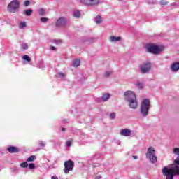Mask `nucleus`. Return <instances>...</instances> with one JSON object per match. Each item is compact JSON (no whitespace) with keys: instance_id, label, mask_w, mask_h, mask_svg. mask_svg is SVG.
<instances>
[{"instance_id":"14","label":"nucleus","mask_w":179,"mask_h":179,"mask_svg":"<svg viewBox=\"0 0 179 179\" xmlns=\"http://www.w3.org/2000/svg\"><path fill=\"white\" fill-rule=\"evenodd\" d=\"M99 157H100V155L96 154L92 159V162H93V166L92 167L94 169H96V167H100V164L99 163H94V160H97V159H99Z\"/></svg>"},{"instance_id":"3","label":"nucleus","mask_w":179,"mask_h":179,"mask_svg":"<svg viewBox=\"0 0 179 179\" xmlns=\"http://www.w3.org/2000/svg\"><path fill=\"white\" fill-rule=\"evenodd\" d=\"M149 110H150V100L149 99H143L140 106V114L142 117H146L147 115H149Z\"/></svg>"},{"instance_id":"39","label":"nucleus","mask_w":179,"mask_h":179,"mask_svg":"<svg viewBox=\"0 0 179 179\" xmlns=\"http://www.w3.org/2000/svg\"><path fill=\"white\" fill-rule=\"evenodd\" d=\"M50 50H52V51H56L57 50V48H55V46H51L50 47Z\"/></svg>"},{"instance_id":"11","label":"nucleus","mask_w":179,"mask_h":179,"mask_svg":"<svg viewBox=\"0 0 179 179\" xmlns=\"http://www.w3.org/2000/svg\"><path fill=\"white\" fill-rule=\"evenodd\" d=\"M7 151L8 152V153H18V152H20V149L17 147L9 145L7 148Z\"/></svg>"},{"instance_id":"48","label":"nucleus","mask_w":179,"mask_h":179,"mask_svg":"<svg viewBox=\"0 0 179 179\" xmlns=\"http://www.w3.org/2000/svg\"><path fill=\"white\" fill-rule=\"evenodd\" d=\"M37 150H40V148H38Z\"/></svg>"},{"instance_id":"7","label":"nucleus","mask_w":179,"mask_h":179,"mask_svg":"<svg viewBox=\"0 0 179 179\" xmlns=\"http://www.w3.org/2000/svg\"><path fill=\"white\" fill-rule=\"evenodd\" d=\"M74 167H75V162H73L72 159H69L68 161H66L64 162V174H69V172L72 171Z\"/></svg>"},{"instance_id":"47","label":"nucleus","mask_w":179,"mask_h":179,"mask_svg":"<svg viewBox=\"0 0 179 179\" xmlns=\"http://www.w3.org/2000/svg\"><path fill=\"white\" fill-rule=\"evenodd\" d=\"M71 131H73V128H71Z\"/></svg>"},{"instance_id":"23","label":"nucleus","mask_w":179,"mask_h":179,"mask_svg":"<svg viewBox=\"0 0 179 179\" xmlns=\"http://www.w3.org/2000/svg\"><path fill=\"white\" fill-rule=\"evenodd\" d=\"M22 59H24V61H27V62H30V61H31V59L27 55H24V56H22Z\"/></svg>"},{"instance_id":"2","label":"nucleus","mask_w":179,"mask_h":179,"mask_svg":"<svg viewBox=\"0 0 179 179\" xmlns=\"http://www.w3.org/2000/svg\"><path fill=\"white\" fill-rule=\"evenodd\" d=\"M124 100L129 103V107L135 110L138 108V99H136V94L132 91H126L124 93Z\"/></svg>"},{"instance_id":"22","label":"nucleus","mask_w":179,"mask_h":179,"mask_svg":"<svg viewBox=\"0 0 179 179\" xmlns=\"http://www.w3.org/2000/svg\"><path fill=\"white\" fill-rule=\"evenodd\" d=\"M72 142H73V139L70 138L69 141L66 142V148H71L72 145Z\"/></svg>"},{"instance_id":"13","label":"nucleus","mask_w":179,"mask_h":179,"mask_svg":"<svg viewBox=\"0 0 179 179\" xmlns=\"http://www.w3.org/2000/svg\"><path fill=\"white\" fill-rule=\"evenodd\" d=\"M171 69L173 72L179 71V62L173 63L171 66Z\"/></svg>"},{"instance_id":"9","label":"nucleus","mask_w":179,"mask_h":179,"mask_svg":"<svg viewBox=\"0 0 179 179\" xmlns=\"http://www.w3.org/2000/svg\"><path fill=\"white\" fill-rule=\"evenodd\" d=\"M68 23L66 18L65 17H60L57 20L55 26L56 27H65Z\"/></svg>"},{"instance_id":"43","label":"nucleus","mask_w":179,"mask_h":179,"mask_svg":"<svg viewBox=\"0 0 179 179\" xmlns=\"http://www.w3.org/2000/svg\"><path fill=\"white\" fill-rule=\"evenodd\" d=\"M61 130L62 132H65V131H66V129L64 127H62Z\"/></svg>"},{"instance_id":"46","label":"nucleus","mask_w":179,"mask_h":179,"mask_svg":"<svg viewBox=\"0 0 179 179\" xmlns=\"http://www.w3.org/2000/svg\"><path fill=\"white\" fill-rule=\"evenodd\" d=\"M137 86H141L140 83H137Z\"/></svg>"},{"instance_id":"20","label":"nucleus","mask_w":179,"mask_h":179,"mask_svg":"<svg viewBox=\"0 0 179 179\" xmlns=\"http://www.w3.org/2000/svg\"><path fill=\"white\" fill-rule=\"evenodd\" d=\"M24 15L26 16H31V13H33V10L31 9H27L24 11Z\"/></svg>"},{"instance_id":"34","label":"nucleus","mask_w":179,"mask_h":179,"mask_svg":"<svg viewBox=\"0 0 179 179\" xmlns=\"http://www.w3.org/2000/svg\"><path fill=\"white\" fill-rule=\"evenodd\" d=\"M41 22H42V23H45L46 22H48V18L47 17H41Z\"/></svg>"},{"instance_id":"29","label":"nucleus","mask_w":179,"mask_h":179,"mask_svg":"<svg viewBox=\"0 0 179 179\" xmlns=\"http://www.w3.org/2000/svg\"><path fill=\"white\" fill-rule=\"evenodd\" d=\"M21 48H22V50H27L29 48V45H27V43H22L21 44Z\"/></svg>"},{"instance_id":"31","label":"nucleus","mask_w":179,"mask_h":179,"mask_svg":"<svg viewBox=\"0 0 179 179\" xmlns=\"http://www.w3.org/2000/svg\"><path fill=\"white\" fill-rule=\"evenodd\" d=\"M160 5L162 6H165L167 5L169 3V1H166V0H161L159 1Z\"/></svg>"},{"instance_id":"24","label":"nucleus","mask_w":179,"mask_h":179,"mask_svg":"<svg viewBox=\"0 0 179 179\" xmlns=\"http://www.w3.org/2000/svg\"><path fill=\"white\" fill-rule=\"evenodd\" d=\"M34 160H36V155H31L27 158V162H34Z\"/></svg>"},{"instance_id":"41","label":"nucleus","mask_w":179,"mask_h":179,"mask_svg":"<svg viewBox=\"0 0 179 179\" xmlns=\"http://www.w3.org/2000/svg\"><path fill=\"white\" fill-rule=\"evenodd\" d=\"M13 171L14 173H15V171H17V168L15 167V168H13Z\"/></svg>"},{"instance_id":"30","label":"nucleus","mask_w":179,"mask_h":179,"mask_svg":"<svg viewBox=\"0 0 179 179\" xmlns=\"http://www.w3.org/2000/svg\"><path fill=\"white\" fill-rule=\"evenodd\" d=\"M38 145L41 146V148L43 149L45 147V143L43 141H39Z\"/></svg>"},{"instance_id":"27","label":"nucleus","mask_w":179,"mask_h":179,"mask_svg":"<svg viewBox=\"0 0 179 179\" xmlns=\"http://www.w3.org/2000/svg\"><path fill=\"white\" fill-rule=\"evenodd\" d=\"M38 12L41 16H44V15H45V10L43 8L39 9Z\"/></svg>"},{"instance_id":"44","label":"nucleus","mask_w":179,"mask_h":179,"mask_svg":"<svg viewBox=\"0 0 179 179\" xmlns=\"http://www.w3.org/2000/svg\"><path fill=\"white\" fill-rule=\"evenodd\" d=\"M95 179H101V176H98L95 178Z\"/></svg>"},{"instance_id":"26","label":"nucleus","mask_w":179,"mask_h":179,"mask_svg":"<svg viewBox=\"0 0 179 179\" xmlns=\"http://www.w3.org/2000/svg\"><path fill=\"white\" fill-rule=\"evenodd\" d=\"M28 167L29 170H34V169H36V164H34V163H30L28 164Z\"/></svg>"},{"instance_id":"12","label":"nucleus","mask_w":179,"mask_h":179,"mask_svg":"<svg viewBox=\"0 0 179 179\" xmlns=\"http://www.w3.org/2000/svg\"><path fill=\"white\" fill-rule=\"evenodd\" d=\"M132 131L129 129H123L120 131V135L122 136H130Z\"/></svg>"},{"instance_id":"15","label":"nucleus","mask_w":179,"mask_h":179,"mask_svg":"<svg viewBox=\"0 0 179 179\" xmlns=\"http://www.w3.org/2000/svg\"><path fill=\"white\" fill-rule=\"evenodd\" d=\"M83 41L87 44H92V43H94V41H96V39H94V38L86 37L83 39Z\"/></svg>"},{"instance_id":"5","label":"nucleus","mask_w":179,"mask_h":179,"mask_svg":"<svg viewBox=\"0 0 179 179\" xmlns=\"http://www.w3.org/2000/svg\"><path fill=\"white\" fill-rule=\"evenodd\" d=\"M146 159H149L150 162L155 164V163H157V157L156 156V151L153 147H150L147 150V152L145 154Z\"/></svg>"},{"instance_id":"4","label":"nucleus","mask_w":179,"mask_h":179,"mask_svg":"<svg viewBox=\"0 0 179 179\" xmlns=\"http://www.w3.org/2000/svg\"><path fill=\"white\" fill-rule=\"evenodd\" d=\"M147 52L157 55L163 51V47L159 46L155 43H148L145 45Z\"/></svg>"},{"instance_id":"32","label":"nucleus","mask_w":179,"mask_h":179,"mask_svg":"<svg viewBox=\"0 0 179 179\" xmlns=\"http://www.w3.org/2000/svg\"><path fill=\"white\" fill-rule=\"evenodd\" d=\"M110 120H115V117H116V114H115V113H111L110 114Z\"/></svg>"},{"instance_id":"37","label":"nucleus","mask_w":179,"mask_h":179,"mask_svg":"<svg viewBox=\"0 0 179 179\" xmlns=\"http://www.w3.org/2000/svg\"><path fill=\"white\" fill-rule=\"evenodd\" d=\"M24 6H29V5H30V1L27 0L24 2Z\"/></svg>"},{"instance_id":"36","label":"nucleus","mask_w":179,"mask_h":179,"mask_svg":"<svg viewBox=\"0 0 179 179\" xmlns=\"http://www.w3.org/2000/svg\"><path fill=\"white\" fill-rule=\"evenodd\" d=\"M110 75H111V72H110V71H106V72H105L104 77H105V78H108V76H110Z\"/></svg>"},{"instance_id":"16","label":"nucleus","mask_w":179,"mask_h":179,"mask_svg":"<svg viewBox=\"0 0 179 179\" xmlns=\"http://www.w3.org/2000/svg\"><path fill=\"white\" fill-rule=\"evenodd\" d=\"M110 93L103 94L101 98H99V100H103V101H107L110 99Z\"/></svg>"},{"instance_id":"38","label":"nucleus","mask_w":179,"mask_h":179,"mask_svg":"<svg viewBox=\"0 0 179 179\" xmlns=\"http://www.w3.org/2000/svg\"><path fill=\"white\" fill-rule=\"evenodd\" d=\"M62 124H66V123L69 122V120H68L66 119H64V120H62Z\"/></svg>"},{"instance_id":"19","label":"nucleus","mask_w":179,"mask_h":179,"mask_svg":"<svg viewBox=\"0 0 179 179\" xmlns=\"http://www.w3.org/2000/svg\"><path fill=\"white\" fill-rule=\"evenodd\" d=\"M73 65L75 68H78V66H79V65H80V60H79L78 59L73 60Z\"/></svg>"},{"instance_id":"33","label":"nucleus","mask_w":179,"mask_h":179,"mask_svg":"<svg viewBox=\"0 0 179 179\" xmlns=\"http://www.w3.org/2000/svg\"><path fill=\"white\" fill-rule=\"evenodd\" d=\"M56 76L57 78H64L65 74L64 73H58Z\"/></svg>"},{"instance_id":"42","label":"nucleus","mask_w":179,"mask_h":179,"mask_svg":"<svg viewBox=\"0 0 179 179\" xmlns=\"http://www.w3.org/2000/svg\"><path fill=\"white\" fill-rule=\"evenodd\" d=\"M51 179H58V177H57V176H53L51 177Z\"/></svg>"},{"instance_id":"21","label":"nucleus","mask_w":179,"mask_h":179,"mask_svg":"<svg viewBox=\"0 0 179 179\" xmlns=\"http://www.w3.org/2000/svg\"><path fill=\"white\" fill-rule=\"evenodd\" d=\"M73 16H74V17H77V18L80 17V12L78 10H74V12L73 13Z\"/></svg>"},{"instance_id":"28","label":"nucleus","mask_w":179,"mask_h":179,"mask_svg":"<svg viewBox=\"0 0 179 179\" xmlns=\"http://www.w3.org/2000/svg\"><path fill=\"white\" fill-rule=\"evenodd\" d=\"M27 24H26V22H21L20 23L19 27L20 29H24V27H26Z\"/></svg>"},{"instance_id":"18","label":"nucleus","mask_w":179,"mask_h":179,"mask_svg":"<svg viewBox=\"0 0 179 179\" xmlns=\"http://www.w3.org/2000/svg\"><path fill=\"white\" fill-rule=\"evenodd\" d=\"M110 41H112V43H114L115 41H121V37L113 36H110Z\"/></svg>"},{"instance_id":"49","label":"nucleus","mask_w":179,"mask_h":179,"mask_svg":"<svg viewBox=\"0 0 179 179\" xmlns=\"http://www.w3.org/2000/svg\"><path fill=\"white\" fill-rule=\"evenodd\" d=\"M119 1H122V0H119Z\"/></svg>"},{"instance_id":"10","label":"nucleus","mask_w":179,"mask_h":179,"mask_svg":"<svg viewBox=\"0 0 179 179\" xmlns=\"http://www.w3.org/2000/svg\"><path fill=\"white\" fill-rule=\"evenodd\" d=\"M83 5H88V6H93L99 3V0H80Z\"/></svg>"},{"instance_id":"8","label":"nucleus","mask_w":179,"mask_h":179,"mask_svg":"<svg viewBox=\"0 0 179 179\" xmlns=\"http://www.w3.org/2000/svg\"><path fill=\"white\" fill-rule=\"evenodd\" d=\"M152 69V63L150 62H145L140 66V72L143 74L149 73Z\"/></svg>"},{"instance_id":"17","label":"nucleus","mask_w":179,"mask_h":179,"mask_svg":"<svg viewBox=\"0 0 179 179\" xmlns=\"http://www.w3.org/2000/svg\"><path fill=\"white\" fill-rule=\"evenodd\" d=\"M94 22L96 24H100L103 22V18H101V16L97 15L94 19Z\"/></svg>"},{"instance_id":"35","label":"nucleus","mask_w":179,"mask_h":179,"mask_svg":"<svg viewBox=\"0 0 179 179\" xmlns=\"http://www.w3.org/2000/svg\"><path fill=\"white\" fill-rule=\"evenodd\" d=\"M86 136H86V134H85V133H82L81 136H80L81 141H85V138H86Z\"/></svg>"},{"instance_id":"1","label":"nucleus","mask_w":179,"mask_h":179,"mask_svg":"<svg viewBox=\"0 0 179 179\" xmlns=\"http://www.w3.org/2000/svg\"><path fill=\"white\" fill-rule=\"evenodd\" d=\"M173 152L174 155H178L173 161V164L162 169V174L166 176V179H174L176 176H179V148H173Z\"/></svg>"},{"instance_id":"40","label":"nucleus","mask_w":179,"mask_h":179,"mask_svg":"<svg viewBox=\"0 0 179 179\" xmlns=\"http://www.w3.org/2000/svg\"><path fill=\"white\" fill-rule=\"evenodd\" d=\"M132 157H133V159H134V160H138V156L133 155Z\"/></svg>"},{"instance_id":"25","label":"nucleus","mask_w":179,"mask_h":179,"mask_svg":"<svg viewBox=\"0 0 179 179\" xmlns=\"http://www.w3.org/2000/svg\"><path fill=\"white\" fill-rule=\"evenodd\" d=\"M20 167L22 169H27V167H29V164L27 162H24L20 164Z\"/></svg>"},{"instance_id":"6","label":"nucleus","mask_w":179,"mask_h":179,"mask_svg":"<svg viewBox=\"0 0 179 179\" xmlns=\"http://www.w3.org/2000/svg\"><path fill=\"white\" fill-rule=\"evenodd\" d=\"M19 8H20V3L17 0H13L7 6V10L10 13H16L19 12Z\"/></svg>"},{"instance_id":"45","label":"nucleus","mask_w":179,"mask_h":179,"mask_svg":"<svg viewBox=\"0 0 179 179\" xmlns=\"http://www.w3.org/2000/svg\"><path fill=\"white\" fill-rule=\"evenodd\" d=\"M58 43H59V41L55 40V44H58Z\"/></svg>"}]
</instances>
